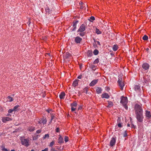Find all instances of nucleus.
Segmentation results:
<instances>
[{
    "label": "nucleus",
    "mask_w": 151,
    "mask_h": 151,
    "mask_svg": "<svg viewBox=\"0 0 151 151\" xmlns=\"http://www.w3.org/2000/svg\"><path fill=\"white\" fill-rule=\"evenodd\" d=\"M42 120H40L38 122V123L39 124H41V123H42Z\"/></svg>",
    "instance_id": "nucleus-57"
},
{
    "label": "nucleus",
    "mask_w": 151,
    "mask_h": 151,
    "mask_svg": "<svg viewBox=\"0 0 151 151\" xmlns=\"http://www.w3.org/2000/svg\"><path fill=\"white\" fill-rule=\"evenodd\" d=\"M99 80L98 79L93 80L90 83L89 86H93L98 82Z\"/></svg>",
    "instance_id": "nucleus-9"
},
{
    "label": "nucleus",
    "mask_w": 151,
    "mask_h": 151,
    "mask_svg": "<svg viewBox=\"0 0 151 151\" xmlns=\"http://www.w3.org/2000/svg\"><path fill=\"white\" fill-rule=\"evenodd\" d=\"M11 151H15L14 150H11Z\"/></svg>",
    "instance_id": "nucleus-63"
},
{
    "label": "nucleus",
    "mask_w": 151,
    "mask_h": 151,
    "mask_svg": "<svg viewBox=\"0 0 151 151\" xmlns=\"http://www.w3.org/2000/svg\"><path fill=\"white\" fill-rule=\"evenodd\" d=\"M88 88L87 87L85 88L83 90V92L85 93H87Z\"/></svg>",
    "instance_id": "nucleus-37"
},
{
    "label": "nucleus",
    "mask_w": 151,
    "mask_h": 151,
    "mask_svg": "<svg viewBox=\"0 0 151 151\" xmlns=\"http://www.w3.org/2000/svg\"><path fill=\"white\" fill-rule=\"evenodd\" d=\"M86 25L84 24H82L77 31V32H83L86 29Z\"/></svg>",
    "instance_id": "nucleus-4"
},
{
    "label": "nucleus",
    "mask_w": 151,
    "mask_h": 151,
    "mask_svg": "<svg viewBox=\"0 0 151 151\" xmlns=\"http://www.w3.org/2000/svg\"><path fill=\"white\" fill-rule=\"evenodd\" d=\"M56 132H59V129L58 128H57L56 129Z\"/></svg>",
    "instance_id": "nucleus-54"
},
{
    "label": "nucleus",
    "mask_w": 151,
    "mask_h": 151,
    "mask_svg": "<svg viewBox=\"0 0 151 151\" xmlns=\"http://www.w3.org/2000/svg\"><path fill=\"white\" fill-rule=\"evenodd\" d=\"M149 64L147 63H144L142 65V68L145 70L148 69L149 68Z\"/></svg>",
    "instance_id": "nucleus-10"
},
{
    "label": "nucleus",
    "mask_w": 151,
    "mask_h": 151,
    "mask_svg": "<svg viewBox=\"0 0 151 151\" xmlns=\"http://www.w3.org/2000/svg\"><path fill=\"white\" fill-rule=\"evenodd\" d=\"M54 117H55V116H54L53 115L51 116V119L49 123H50V122H52V120L54 119Z\"/></svg>",
    "instance_id": "nucleus-45"
},
{
    "label": "nucleus",
    "mask_w": 151,
    "mask_h": 151,
    "mask_svg": "<svg viewBox=\"0 0 151 151\" xmlns=\"http://www.w3.org/2000/svg\"><path fill=\"white\" fill-rule=\"evenodd\" d=\"M99 62V59L97 58L93 62V64H96L98 63Z\"/></svg>",
    "instance_id": "nucleus-33"
},
{
    "label": "nucleus",
    "mask_w": 151,
    "mask_h": 151,
    "mask_svg": "<svg viewBox=\"0 0 151 151\" xmlns=\"http://www.w3.org/2000/svg\"><path fill=\"white\" fill-rule=\"evenodd\" d=\"M95 19V17L93 16H91L90 18V21L92 22Z\"/></svg>",
    "instance_id": "nucleus-41"
},
{
    "label": "nucleus",
    "mask_w": 151,
    "mask_h": 151,
    "mask_svg": "<svg viewBox=\"0 0 151 151\" xmlns=\"http://www.w3.org/2000/svg\"><path fill=\"white\" fill-rule=\"evenodd\" d=\"M41 132V130H40V129H39V130H38L37 131H36V132L37 133V134H39L40 133V132Z\"/></svg>",
    "instance_id": "nucleus-50"
},
{
    "label": "nucleus",
    "mask_w": 151,
    "mask_h": 151,
    "mask_svg": "<svg viewBox=\"0 0 151 151\" xmlns=\"http://www.w3.org/2000/svg\"><path fill=\"white\" fill-rule=\"evenodd\" d=\"M134 110L137 121L139 122H142L143 121L144 116L142 105L138 104H135L134 106Z\"/></svg>",
    "instance_id": "nucleus-1"
},
{
    "label": "nucleus",
    "mask_w": 151,
    "mask_h": 151,
    "mask_svg": "<svg viewBox=\"0 0 151 151\" xmlns=\"http://www.w3.org/2000/svg\"><path fill=\"white\" fill-rule=\"evenodd\" d=\"M116 142V138L115 137H113L111 138L109 143V145L111 147H112L115 144Z\"/></svg>",
    "instance_id": "nucleus-6"
},
{
    "label": "nucleus",
    "mask_w": 151,
    "mask_h": 151,
    "mask_svg": "<svg viewBox=\"0 0 151 151\" xmlns=\"http://www.w3.org/2000/svg\"><path fill=\"white\" fill-rule=\"evenodd\" d=\"M87 55L88 57H91L93 55L92 51L91 50H88Z\"/></svg>",
    "instance_id": "nucleus-20"
},
{
    "label": "nucleus",
    "mask_w": 151,
    "mask_h": 151,
    "mask_svg": "<svg viewBox=\"0 0 151 151\" xmlns=\"http://www.w3.org/2000/svg\"><path fill=\"white\" fill-rule=\"evenodd\" d=\"M12 120V119L8 117H4L2 118V121L4 123L6 122L7 121H9Z\"/></svg>",
    "instance_id": "nucleus-12"
},
{
    "label": "nucleus",
    "mask_w": 151,
    "mask_h": 151,
    "mask_svg": "<svg viewBox=\"0 0 151 151\" xmlns=\"http://www.w3.org/2000/svg\"><path fill=\"white\" fill-rule=\"evenodd\" d=\"M65 96V93L64 92H62L59 95L60 99H64Z\"/></svg>",
    "instance_id": "nucleus-17"
},
{
    "label": "nucleus",
    "mask_w": 151,
    "mask_h": 151,
    "mask_svg": "<svg viewBox=\"0 0 151 151\" xmlns=\"http://www.w3.org/2000/svg\"><path fill=\"white\" fill-rule=\"evenodd\" d=\"M82 75H79V76H78V77H77V78H78V79H81V78L82 77Z\"/></svg>",
    "instance_id": "nucleus-52"
},
{
    "label": "nucleus",
    "mask_w": 151,
    "mask_h": 151,
    "mask_svg": "<svg viewBox=\"0 0 151 151\" xmlns=\"http://www.w3.org/2000/svg\"><path fill=\"white\" fill-rule=\"evenodd\" d=\"M144 81L143 83L146 84H148V83L150 80L149 77L148 76H147L143 78Z\"/></svg>",
    "instance_id": "nucleus-8"
},
{
    "label": "nucleus",
    "mask_w": 151,
    "mask_h": 151,
    "mask_svg": "<svg viewBox=\"0 0 151 151\" xmlns=\"http://www.w3.org/2000/svg\"><path fill=\"white\" fill-rule=\"evenodd\" d=\"M101 97L102 98L108 99L109 98V96L107 93H103L102 94Z\"/></svg>",
    "instance_id": "nucleus-15"
},
{
    "label": "nucleus",
    "mask_w": 151,
    "mask_h": 151,
    "mask_svg": "<svg viewBox=\"0 0 151 151\" xmlns=\"http://www.w3.org/2000/svg\"><path fill=\"white\" fill-rule=\"evenodd\" d=\"M50 151H57L55 150V148L53 147H52L50 149Z\"/></svg>",
    "instance_id": "nucleus-47"
},
{
    "label": "nucleus",
    "mask_w": 151,
    "mask_h": 151,
    "mask_svg": "<svg viewBox=\"0 0 151 151\" xmlns=\"http://www.w3.org/2000/svg\"><path fill=\"white\" fill-rule=\"evenodd\" d=\"M42 122L43 124H46V123L47 122V120L46 119V118H43L42 119Z\"/></svg>",
    "instance_id": "nucleus-25"
},
{
    "label": "nucleus",
    "mask_w": 151,
    "mask_h": 151,
    "mask_svg": "<svg viewBox=\"0 0 151 151\" xmlns=\"http://www.w3.org/2000/svg\"><path fill=\"white\" fill-rule=\"evenodd\" d=\"M148 39V36L146 35H144L142 37V39L144 40H147Z\"/></svg>",
    "instance_id": "nucleus-32"
},
{
    "label": "nucleus",
    "mask_w": 151,
    "mask_h": 151,
    "mask_svg": "<svg viewBox=\"0 0 151 151\" xmlns=\"http://www.w3.org/2000/svg\"><path fill=\"white\" fill-rule=\"evenodd\" d=\"M82 40L81 38L79 36H77L75 38L74 42L76 44L81 43Z\"/></svg>",
    "instance_id": "nucleus-5"
},
{
    "label": "nucleus",
    "mask_w": 151,
    "mask_h": 151,
    "mask_svg": "<svg viewBox=\"0 0 151 151\" xmlns=\"http://www.w3.org/2000/svg\"><path fill=\"white\" fill-rule=\"evenodd\" d=\"M96 32L97 34L98 35L100 34L101 33V32L99 30V29H97V28H96Z\"/></svg>",
    "instance_id": "nucleus-30"
},
{
    "label": "nucleus",
    "mask_w": 151,
    "mask_h": 151,
    "mask_svg": "<svg viewBox=\"0 0 151 151\" xmlns=\"http://www.w3.org/2000/svg\"><path fill=\"white\" fill-rule=\"evenodd\" d=\"M55 143V142L54 141H52V142H51L50 144H49V146L51 147V148L52 147H53L52 146H53V145H54Z\"/></svg>",
    "instance_id": "nucleus-40"
},
{
    "label": "nucleus",
    "mask_w": 151,
    "mask_h": 151,
    "mask_svg": "<svg viewBox=\"0 0 151 151\" xmlns=\"http://www.w3.org/2000/svg\"><path fill=\"white\" fill-rule=\"evenodd\" d=\"M14 111L13 110V109H10L8 111V112L9 113H12V112H13Z\"/></svg>",
    "instance_id": "nucleus-44"
},
{
    "label": "nucleus",
    "mask_w": 151,
    "mask_h": 151,
    "mask_svg": "<svg viewBox=\"0 0 151 151\" xmlns=\"http://www.w3.org/2000/svg\"><path fill=\"white\" fill-rule=\"evenodd\" d=\"M120 103L122 104L124 108L127 110L128 109V107L127 106L128 103L127 98L126 97H122L121 99Z\"/></svg>",
    "instance_id": "nucleus-2"
},
{
    "label": "nucleus",
    "mask_w": 151,
    "mask_h": 151,
    "mask_svg": "<svg viewBox=\"0 0 151 151\" xmlns=\"http://www.w3.org/2000/svg\"><path fill=\"white\" fill-rule=\"evenodd\" d=\"M63 138L61 137V136H60V137L59 138L58 140V142L59 143H63Z\"/></svg>",
    "instance_id": "nucleus-19"
},
{
    "label": "nucleus",
    "mask_w": 151,
    "mask_h": 151,
    "mask_svg": "<svg viewBox=\"0 0 151 151\" xmlns=\"http://www.w3.org/2000/svg\"><path fill=\"white\" fill-rule=\"evenodd\" d=\"M49 137V134H45V135L43 137V139H44L46 138L48 139Z\"/></svg>",
    "instance_id": "nucleus-35"
},
{
    "label": "nucleus",
    "mask_w": 151,
    "mask_h": 151,
    "mask_svg": "<svg viewBox=\"0 0 151 151\" xmlns=\"http://www.w3.org/2000/svg\"><path fill=\"white\" fill-rule=\"evenodd\" d=\"M118 48V46L117 45H114L112 47V49L113 50L115 51H116Z\"/></svg>",
    "instance_id": "nucleus-21"
},
{
    "label": "nucleus",
    "mask_w": 151,
    "mask_h": 151,
    "mask_svg": "<svg viewBox=\"0 0 151 151\" xmlns=\"http://www.w3.org/2000/svg\"><path fill=\"white\" fill-rule=\"evenodd\" d=\"M19 105H17L15 106H14L13 109L14 111H17V110L18 108L19 107Z\"/></svg>",
    "instance_id": "nucleus-34"
},
{
    "label": "nucleus",
    "mask_w": 151,
    "mask_h": 151,
    "mask_svg": "<svg viewBox=\"0 0 151 151\" xmlns=\"http://www.w3.org/2000/svg\"><path fill=\"white\" fill-rule=\"evenodd\" d=\"M65 141L66 142L68 141V137L67 136H65L64 138Z\"/></svg>",
    "instance_id": "nucleus-43"
},
{
    "label": "nucleus",
    "mask_w": 151,
    "mask_h": 151,
    "mask_svg": "<svg viewBox=\"0 0 151 151\" xmlns=\"http://www.w3.org/2000/svg\"><path fill=\"white\" fill-rule=\"evenodd\" d=\"M135 126H134L133 124H132L131 125V127L132 128H135Z\"/></svg>",
    "instance_id": "nucleus-56"
},
{
    "label": "nucleus",
    "mask_w": 151,
    "mask_h": 151,
    "mask_svg": "<svg viewBox=\"0 0 151 151\" xmlns=\"http://www.w3.org/2000/svg\"><path fill=\"white\" fill-rule=\"evenodd\" d=\"M41 151H48V148H45L44 150H42Z\"/></svg>",
    "instance_id": "nucleus-53"
},
{
    "label": "nucleus",
    "mask_w": 151,
    "mask_h": 151,
    "mask_svg": "<svg viewBox=\"0 0 151 151\" xmlns=\"http://www.w3.org/2000/svg\"><path fill=\"white\" fill-rule=\"evenodd\" d=\"M82 106H79L78 108V110H80L81 109H82Z\"/></svg>",
    "instance_id": "nucleus-51"
},
{
    "label": "nucleus",
    "mask_w": 151,
    "mask_h": 151,
    "mask_svg": "<svg viewBox=\"0 0 151 151\" xmlns=\"http://www.w3.org/2000/svg\"><path fill=\"white\" fill-rule=\"evenodd\" d=\"M96 91L97 94H99L102 93V89L101 88L99 87H96Z\"/></svg>",
    "instance_id": "nucleus-14"
},
{
    "label": "nucleus",
    "mask_w": 151,
    "mask_h": 151,
    "mask_svg": "<svg viewBox=\"0 0 151 151\" xmlns=\"http://www.w3.org/2000/svg\"><path fill=\"white\" fill-rule=\"evenodd\" d=\"M31 151H35L34 150H32Z\"/></svg>",
    "instance_id": "nucleus-64"
},
{
    "label": "nucleus",
    "mask_w": 151,
    "mask_h": 151,
    "mask_svg": "<svg viewBox=\"0 0 151 151\" xmlns=\"http://www.w3.org/2000/svg\"><path fill=\"white\" fill-rule=\"evenodd\" d=\"M127 126L128 127H130V124H127Z\"/></svg>",
    "instance_id": "nucleus-61"
},
{
    "label": "nucleus",
    "mask_w": 151,
    "mask_h": 151,
    "mask_svg": "<svg viewBox=\"0 0 151 151\" xmlns=\"http://www.w3.org/2000/svg\"><path fill=\"white\" fill-rule=\"evenodd\" d=\"M118 83L119 84V86L123 89V88L124 86V85L122 82V78H119L118 81Z\"/></svg>",
    "instance_id": "nucleus-7"
},
{
    "label": "nucleus",
    "mask_w": 151,
    "mask_h": 151,
    "mask_svg": "<svg viewBox=\"0 0 151 151\" xmlns=\"http://www.w3.org/2000/svg\"><path fill=\"white\" fill-rule=\"evenodd\" d=\"M78 22V20H76V21H75V22H73V28L72 29V31H74L76 30V29L77 24Z\"/></svg>",
    "instance_id": "nucleus-11"
},
{
    "label": "nucleus",
    "mask_w": 151,
    "mask_h": 151,
    "mask_svg": "<svg viewBox=\"0 0 151 151\" xmlns=\"http://www.w3.org/2000/svg\"><path fill=\"white\" fill-rule=\"evenodd\" d=\"M1 148H2V150L3 151H8V150L6 149V148H5V147L2 146L1 147Z\"/></svg>",
    "instance_id": "nucleus-39"
},
{
    "label": "nucleus",
    "mask_w": 151,
    "mask_h": 151,
    "mask_svg": "<svg viewBox=\"0 0 151 151\" xmlns=\"http://www.w3.org/2000/svg\"><path fill=\"white\" fill-rule=\"evenodd\" d=\"M39 137V135H37L36 136H35L33 138V139L34 140H36V139H38V138Z\"/></svg>",
    "instance_id": "nucleus-42"
},
{
    "label": "nucleus",
    "mask_w": 151,
    "mask_h": 151,
    "mask_svg": "<svg viewBox=\"0 0 151 151\" xmlns=\"http://www.w3.org/2000/svg\"><path fill=\"white\" fill-rule=\"evenodd\" d=\"M80 33H79V35L81 36V37H83L86 33V32H80Z\"/></svg>",
    "instance_id": "nucleus-36"
},
{
    "label": "nucleus",
    "mask_w": 151,
    "mask_h": 151,
    "mask_svg": "<svg viewBox=\"0 0 151 151\" xmlns=\"http://www.w3.org/2000/svg\"><path fill=\"white\" fill-rule=\"evenodd\" d=\"M21 143L22 145L27 147L29 145V140L28 139L22 138L21 139Z\"/></svg>",
    "instance_id": "nucleus-3"
},
{
    "label": "nucleus",
    "mask_w": 151,
    "mask_h": 151,
    "mask_svg": "<svg viewBox=\"0 0 151 151\" xmlns=\"http://www.w3.org/2000/svg\"><path fill=\"white\" fill-rule=\"evenodd\" d=\"M127 136V131H125L123 133V136L124 137H126Z\"/></svg>",
    "instance_id": "nucleus-38"
},
{
    "label": "nucleus",
    "mask_w": 151,
    "mask_h": 151,
    "mask_svg": "<svg viewBox=\"0 0 151 151\" xmlns=\"http://www.w3.org/2000/svg\"><path fill=\"white\" fill-rule=\"evenodd\" d=\"M108 105L107 107L108 108H111L113 106V104L111 101H108Z\"/></svg>",
    "instance_id": "nucleus-24"
},
{
    "label": "nucleus",
    "mask_w": 151,
    "mask_h": 151,
    "mask_svg": "<svg viewBox=\"0 0 151 151\" xmlns=\"http://www.w3.org/2000/svg\"><path fill=\"white\" fill-rule=\"evenodd\" d=\"M78 95H79V96L81 94V92L80 91H79L78 92Z\"/></svg>",
    "instance_id": "nucleus-59"
},
{
    "label": "nucleus",
    "mask_w": 151,
    "mask_h": 151,
    "mask_svg": "<svg viewBox=\"0 0 151 151\" xmlns=\"http://www.w3.org/2000/svg\"><path fill=\"white\" fill-rule=\"evenodd\" d=\"M45 11L47 13L49 14L51 13V10H50V9L48 7H47L45 8Z\"/></svg>",
    "instance_id": "nucleus-23"
},
{
    "label": "nucleus",
    "mask_w": 151,
    "mask_h": 151,
    "mask_svg": "<svg viewBox=\"0 0 151 151\" xmlns=\"http://www.w3.org/2000/svg\"><path fill=\"white\" fill-rule=\"evenodd\" d=\"M118 126L119 127H122V123H118Z\"/></svg>",
    "instance_id": "nucleus-46"
},
{
    "label": "nucleus",
    "mask_w": 151,
    "mask_h": 151,
    "mask_svg": "<svg viewBox=\"0 0 151 151\" xmlns=\"http://www.w3.org/2000/svg\"><path fill=\"white\" fill-rule=\"evenodd\" d=\"M117 123H121L120 121H121V119L120 118L118 117V119H117Z\"/></svg>",
    "instance_id": "nucleus-49"
},
{
    "label": "nucleus",
    "mask_w": 151,
    "mask_h": 151,
    "mask_svg": "<svg viewBox=\"0 0 151 151\" xmlns=\"http://www.w3.org/2000/svg\"><path fill=\"white\" fill-rule=\"evenodd\" d=\"M7 101L9 102H11L13 101V98L10 96L7 97Z\"/></svg>",
    "instance_id": "nucleus-27"
},
{
    "label": "nucleus",
    "mask_w": 151,
    "mask_h": 151,
    "mask_svg": "<svg viewBox=\"0 0 151 151\" xmlns=\"http://www.w3.org/2000/svg\"><path fill=\"white\" fill-rule=\"evenodd\" d=\"M79 80L78 79H76L73 81V86L74 87L77 86L78 84Z\"/></svg>",
    "instance_id": "nucleus-18"
},
{
    "label": "nucleus",
    "mask_w": 151,
    "mask_h": 151,
    "mask_svg": "<svg viewBox=\"0 0 151 151\" xmlns=\"http://www.w3.org/2000/svg\"><path fill=\"white\" fill-rule=\"evenodd\" d=\"M70 54H69V53L67 52L66 53V55L64 56L65 58V59H67L70 56Z\"/></svg>",
    "instance_id": "nucleus-31"
},
{
    "label": "nucleus",
    "mask_w": 151,
    "mask_h": 151,
    "mask_svg": "<svg viewBox=\"0 0 151 151\" xmlns=\"http://www.w3.org/2000/svg\"><path fill=\"white\" fill-rule=\"evenodd\" d=\"M93 40H94V42L95 43L96 42V40H95V39L94 38V39H93Z\"/></svg>",
    "instance_id": "nucleus-62"
},
{
    "label": "nucleus",
    "mask_w": 151,
    "mask_h": 151,
    "mask_svg": "<svg viewBox=\"0 0 151 151\" xmlns=\"http://www.w3.org/2000/svg\"><path fill=\"white\" fill-rule=\"evenodd\" d=\"M110 88L108 87H106V90L107 91H109V90H110Z\"/></svg>",
    "instance_id": "nucleus-55"
},
{
    "label": "nucleus",
    "mask_w": 151,
    "mask_h": 151,
    "mask_svg": "<svg viewBox=\"0 0 151 151\" xmlns=\"http://www.w3.org/2000/svg\"><path fill=\"white\" fill-rule=\"evenodd\" d=\"M35 129V128L33 127H30L29 128V130L30 132H32L34 131Z\"/></svg>",
    "instance_id": "nucleus-29"
},
{
    "label": "nucleus",
    "mask_w": 151,
    "mask_h": 151,
    "mask_svg": "<svg viewBox=\"0 0 151 151\" xmlns=\"http://www.w3.org/2000/svg\"><path fill=\"white\" fill-rule=\"evenodd\" d=\"M145 116L147 119H150L151 117V114L150 111H145Z\"/></svg>",
    "instance_id": "nucleus-13"
},
{
    "label": "nucleus",
    "mask_w": 151,
    "mask_h": 151,
    "mask_svg": "<svg viewBox=\"0 0 151 151\" xmlns=\"http://www.w3.org/2000/svg\"><path fill=\"white\" fill-rule=\"evenodd\" d=\"M93 53L94 55H97L99 54V51L98 50L96 49L94 50Z\"/></svg>",
    "instance_id": "nucleus-26"
},
{
    "label": "nucleus",
    "mask_w": 151,
    "mask_h": 151,
    "mask_svg": "<svg viewBox=\"0 0 151 151\" xmlns=\"http://www.w3.org/2000/svg\"><path fill=\"white\" fill-rule=\"evenodd\" d=\"M96 66L92 64H89V68L91 69L93 71H94L96 70Z\"/></svg>",
    "instance_id": "nucleus-16"
},
{
    "label": "nucleus",
    "mask_w": 151,
    "mask_h": 151,
    "mask_svg": "<svg viewBox=\"0 0 151 151\" xmlns=\"http://www.w3.org/2000/svg\"><path fill=\"white\" fill-rule=\"evenodd\" d=\"M96 42H97V44L99 45H101V44L100 42L99 41H96Z\"/></svg>",
    "instance_id": "nucleus-58"
},
{
    "label": "nucleus",
    "mask_w": 151,
    "mask_h": 151,
    "mask_svg": "<svg viewBox=\"0 0 151 151\" xmlns=\"http://www.w3.org/2000/svg\"><path fill=\"white\" fill-rule=\"evenodd\" d=\"M77 103L76 102H74L71 104V106L76 107L77 106Z\"/></svg>",
    "instance_id": "nucleus-28"
},
{
    "label": "nucleus",
    "mask_w": 151,
    "mask_h": 151,
    "mask_svg": "<svg viewBox=\"0 0 151 151\" xmlns=\"http://www.w3.org/2000/svg\"><path fill=\"white\" fill-rule=\"evenodd\" d=\"M71 109L72 111H73L75 110L76 108H74L73 107L71 106Z\"/></svg>",
    "instance_id": "nucleus-48"
},
{
    "label": "nucleus",
    "mask_w": 151,
    "mask_h": 151,
    "mask_svg": "<svg viewBox=\"0 0 151 151\" xmlns=\"http://www.w3.org/2000/svg\"><path fill=\"white\" fill-rule=\"evenodd\" d=\"M134 90L136 91H139L140 90V86L137 85L135 86Z\"/></svg>",
    "instance_id": "nucleus-22"
},
{
    "label": "nucleus",
    "mask_w": 151,
    "mask_h": 151,
    "mask_svg": "<svg viewBox=\"0 0 151 151\" xmlns=\"http://www.w3.org/2000/svg\"><path fill=\"white\" fill-rule=\"evenodd\" d=\"M51 111V110H47L46 111H47L48 112H50V111Z\"/></svg>",
    "instance_id": "nucleus-60"
}]
</instances>
